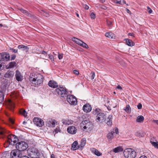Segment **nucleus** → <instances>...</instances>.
Here are the masks:
<instances>
[{"mask_svg": "<svg viewBox=\"0 0 158 158\" xmlns=\"http://www.w3.org/2000/svg\"><path fill=\"white\" fill-rule=\"evenodd\" d=\"M96 118L97 121L98 122L103 123L105 121L106 123L109 126H111L112 124V115H109L106 119V116L105 114L102 112L99 115H97Z\"/></svg>", "mask_w": 158, "mask_h": 158, "instance_id": "obj_1", "label": "nucleus"}, {"mask_svg": "<svg viewBox=\"0 0 158 158\" xmlns=\"http://www.w3.org/2000/svg\"><path fill=\"white\" fill-rule=\"evenodd\" d=\"M37 77L33 78L30 77L29 80L30 81L34 84L35 86L40 85L43 82V76L41 74H38L36 75Z\"/></svg>", "mask_w": 158, "mask_h": 158, "instance_id": "obj_2", "label": "nucleus"}, {"mask_svg": "<svg viewBox=\"0 0 158 158\" xmlns=\"http://www.w3.org/2000/svg\"><path fill=\"white\" fill-rule=\"evenodd\" d=\"M81 125L84 130L87 131H91L93 129V126L92 122L89 120H84L81 123Z\"/></svg>", "mask_w": 158, "mask_h": 158, "instance_id": "obj_3", "label": "nucleus"}, {"mask_svg": "<svg viewBox=\"0 0 158 158\" xmlns=\"http://www.w3.org/2000/svg\"><path fill=\"white\" fill-rule=\"evenodd\" d=\"M123 154L125 158H135L136 156V152L131 148L125 149Z\"/></svg>", "mask_w": 158, "mask_h": 158, "instance_id": "obj_4", "label": "nucleus"}, {"mask_svg": "<svg viewBox=\"0 0 158 158\" xmlns=\"http://www.w3.org/2000/svg\"><path fill=\"white\" fill-rule=\"evenodd\" d=\"M16 147L17 150L20 151L22 152V151L26 150L28 148V145L25 142L20 141L16 143Z\"/></svg>", "mask_w": 158, "mask_h": 158, "instance_id": "obj_5", "label": "nucleus"}, {"mask_svg": "<svg viewBox=\"0 0 158 158\" xmlns=\"http://www.w3.org/2000/svg\"><path fill=\"white\" fill-rule=\"evenodd\" d=\"M8 142L9 144L14 145L16 144L17 142L18 141V138L15 135H9L7 137Z\"/></svg>", "mask_w": 158, "mask_h": 158, "instance_id": "obj_6", "label": "nucleus"}, {"mask_svg": "<svg viewBox=\"0 0 158 158\" xmlns=\"http://www.w3.org/2000/svg\"><path fill=\"white\" fill-rule=\"evenodd\" d=\"M55 91L58 95L63 97L66 96L68 93L65 88L63 87H60L56 89Z\"/></svg>", "mask_w": 158, "mask_h": 158, "instance_id": "obj_7", "label": "nucleus"}, {"mask_svg": "<svg viewBox=\"0 0 158 158\" xmlns=\"http://www.w3.org/2000/svg\"><path fill=\"white\" fill-rule=\"evenodd\" d=\"M22 155V152L20 151L13 150L10 152V157L11 158H21Z\"/></svg>", "mask_w": 158, "mask_h": 158, "instance_id": "obj_8", "label": "nucleus"}, {"mask_svg": "<svg viewBox=\"0 0 158 158\" xmlns=\"http://www.w3.org/2000/svg\"><path fill=\"white\" fill-rule=\"evenodd\" d=\"M67 102L71 105H75L77 103V101L76 98L72 95H67Z\"/></svg>", "mask_w": 158, "mask_h": 158, "instance_id": "obj_9", "label": "nucleus"}, {"mask_svg": "<svg viewBox=\"0 0 158 158\" xmlns=\"http://www.w3.org/2000/svg\"><path fill=\"white\" fill-rule=\"evenodd\" d=\"M10 55L8 53L6 52H2L0 53V61H7L10 59Z\"/></svg>", "mask_w": 158, "mask_h": 158, "instance_id": "obj_10", "label": "nucleus"}, {"mask_svg": "<svg viewBox=\"0 0 158 158\" xmlns=\"http://www.w3.org/2000/svg\"><path fill=\"white\" fill-rule=\"evenodd\" d=\"M33 121L34 124L37 126L41 127L44 125L43 120L39 118H34Z\"/></svg>", "mask_w": 158, "mask_h": 158, "instance_id": "obj_11", "label": "nucleus"}, {"mask_svg": "<svg viewBox=\"0 0 158 158\" xmlns=\"http://www.w3.org/2000/svg\"><path fill=\"white\" fill-rule=\"evenodd\" d=\"M56 121L53 119L50 118L47 119L46 121V125L49 127H55Z\"/></svg>", "mask_w": 158, "mask_h": 158, "instance_id": "obj_12", "label": "nucleus"}, {"mask_svg": "<svg viewBox=\"0 0 158 158\" xmlns=\"http://www.w3.org/2000/svg\"><path fill=\"white\" fill-rule=\"evenodd\" d=\"M15 77L16 80L18 81H22L23 80V76L19 70L15 72Z\"/></svg>", "mask_w": 158, "mask_h": 158, "instance_id": "obj_13", "label": "nucleus"}, {"mask_svg": "<svg viewBox=\"0 0 158 158\" xmlns=\"http://www.w3.org/2000/svg\"><path fill=\"white\" fill-rule=\"evenodd\" d=\"M77 129L74 126H70L68 127L67 129V132L72 134H75L77 132Z\"/></svg>", "mask_w": 158, "mask_h": 158, "instance_id": "obj_14", "label": "nucleus"}, {"mask_svg": "<svg viewBox=\"0 0 158 158\" xmlns=\"http://www.w3.org/2000/svg\"><path fill=\"white\" fill-rule=\"evenodd\" d=\"M29 151L30 152V154L31 155L35 156H37L39 155L40 153L37 149L35 148H31Z\"/></svg>", "mask_w": 158, "mask_h": 158, "instance_id": "obj_15", "label": "nucleus"}, {"mask_svg": "<svg viewBox=\"0 0 158 158\" xmlns=\"http://www.w3.org/2000/svg\"><path fill=\"white\" fill-rule=\"evenodd\" d=\"M83 110L84 112L87 113L91 110L92 107L89 104H86L83 106Z\"/></svg>", "mask_w": 158, "mask_h": 158, "instance_id": "obj_16", "label": "nucleus"}, {"mask_svg": "<svg viewBox=\"0 0 158 158\" xmlns=\"http://www.w3.org/2000/svg\"><path fill=\"white\" fill-rule=\"evenodd\" d=\"M14 75V73L12 71L8 70L4 74V77L5 78H11Z\"/></svg>", "mask_w": 158, "mask_h": 158, "instance_id": "obj_17", "label": "nucleus"}, {"mask_svg": "<svg viewBox=\"0 0 158 158\" xmlns=\"http://www.w3.org/2000/svg\"><path fill=\"white\" fill-rule=\"evenodd\" d=\"M48 85L50 87L53 88H56L58 86V84L57 82L55 81L52 80L49 81Z\"/></svg>", "mask_w": 158, "mask_h": 158, "instance_id": "obj_18", "label": "nucleus"}, {"mask_svg": "<svg viewBox=\"0 0 158 158\" xmlns=\"http://www.w3.org/2000/svg\"><path fill=\"white\" fill-rule=\"evenodd\" d=\"M79 148L78 143L77 141H75L72 144L71 149L72 150H75Z\"/></svg>", "mask_w": 158, "mask_h": 158, "instance_id": "obj_19", "label": "nucleus"}, {"mask_svg": "<svg viewBox=\"0 0 158 158\" xmlns=\"http://www.w3.org/2000/svg\"><path fill=\"white\" fill-rule=\"evenodd\" d=\"M62 123L66 125H68L72 124L73 123V121L71 120L68 119H63L62 120Z\"/></svg>", "mask_w": 158, "mask_h": 158, "instance_id": "obj_20", "label": "nucleus"}, {"mask_svg": "<svg viewBox=\"0 0 158 158\" xmlns=\"http://www.w3.org/2000/svg\"><path fill=\"white\" fill-rule=\"evenodd\" d=\"M92 113L94 114L98 115L102 113V110L98 108H97L95 109H93Z\"/></svg>", "mask_w": 158, "mask_h": 158, "instance_id": "obj_21", "label": "nucleus"}, {"mask_svg": "<svg viewBox=\"0 0 158 158\" xmlns=\"http://www.w3.org/2000/svg\"><path fill=\"white\" fill-rule=\"evenodd\" d=\"M115 135L113 133V131H111L110 132H109L107 135V137L109 141L111 140L113 138Z\"/></svg>", "mask_w": 158, "mask_h": 158, "instance_id": "obj_22", "label": "nucleus"}, {"mask_svg": "<svg viewBox=\"0 0 158 158\" xmlns=\"http://www.w3.org/2000/svg\"><path fill=\"white\" fill-rule=\"evenodd\" d=\"M91 151L93 153H94L98 156H100L102 155V153L95 148H92Z\"/></svg>", "mask_w": 158, "mask_h": 158, "instance_id": "obj_23", "label": "nucleus"}, {"mask_svg": "<svg viewBox=\"0 0 158 158\" xmlns=\"http://www.w3.org/2000/svg\"><path fill=\"white\" fill-rule=\"evenodd\" d=\"M86 144V140L85 139H82L81 141V143L79 145V148L82 149L85 146Z\"/></svg>", "mask_w": 158, "mask_h": 158, "instance_id": "obj_24", "label": "nucleus"}, {"mask_svg": "<svg viewBox=\"0 0 158 158\" xmlns=\"http://www.w3.org/2000/svg\"><path fill=\"white\" fill-rule=\"evenodd\" d=\"M8 104L10 110L11 111L13 110L15 108L14 103L10 100H9Z\"/></svg>", "mask_w": 158, "mask_h": 158, "instance_id": "obj_25", "label": "nucleus"}, {"mask_svg": "<svg viewBox=\"0 0 158 158\" xmlns=\"http://www.w3.org/2000/svg\"><path fill=\"white\" fill-rule=\"evenodd\" d=\"M19 10L22 13L25 14L27 16L29 17H31V14L26 10L22 8H20Z\"/></svg>", "mask_w": 158, "mask_h": 158, "instance_id": "obj_26", "label": "nucleus"}, {"mask_svg": "<svg viewBox=\"0 0 158 158\" xmlns=\"http://www.w3.org/2000/svg\"><path fill=\"white\" fill-rule=\"evenodd\" d=\"M126 43L127 44L130 46H132L135 45V43L134 42L131 40L128 39L126 40Z\"/></svg>", "mask_w": 158, "mask_h": 158, "instance_id": "obj_27", "label": "nucleus"}, {"mask_svg": "<svg viewBox=\"0 0 158 158\" xmlns=\"http://www.w3.org/2000/svg\"><path fill=\"white\" fill-rule=\"evenodd\" d=\"M114 34L111 32H107L105 35L106 37L111 39H113L114 37Z\"/></svg>", "mask_w": 158, "mask_h": 158, "instance_id": "obj_28", "label": "nucleus"}, {"mask_svg": "<svg viewBox=\"0 0 158 158\" xmlns=\"http://www.w3.org/2000/svg\"><path fill=\"white\" fill-rule=\"evenodd\" d=\"M144 120V117L142 115L138 116L136 119V121L138 123H141Z\"/></svg>", "mask_w": 158, "mask_h": 158, "instance_id": "obj_29", "label": "nucleus"}, {"mask_svg": "<svg viewBox=\"0 0 158 158\" xmlns=\"http://www.w3.org/2000/svg\"><path fill=\"white\" fill-rule=\"evenodd\" d=\"M18 48L19 49H22L23 51L26 50L28 49L27 46L23 45H18Z\"/></svg>", "mask_w": 158, "mask_h": 158, "instance_id": "obj_30", "label": "nucleus"}, {"mask_svg": "<svg viewBox=\"0 0 158 158\" xmlns=\"http://www.w3.org/2000/svg\"><path fill=\"white\" fill-rule=\"evenodd\" d=\"M123 151V149L121 147H118L113 149V151L115 153L121 152Z\"/></svg>", "mask_w": 158, "mask_h": 158, "instance_id": "obj_31", "label": "nucleus"}, {"mask_svg": "<svg viewBox=\"0 0 158 158\" xmlns=\"http://www.w3.org/2000/svg\"><path fill=\"white\" fill-rule=\"evenodd\" d=\"M4 95L2 92L0 91V103H1L4 101Z\"/></svg>", "mask_w": 158, "mask_h": 158, "instance_id": "obj_32", "label": "nucleus"}, {"mask_svg": "<svg viewBox=\"0 0 158 158\" xmlns=\"http://www.w3.org/2000/svg\"><path fill=\"white\" fill-rule=\"evenodd\" d=\"M72 41L76 43L77 44H79L80 43H81V40L79 39H78L75 38L73 37L72 38Z\"/></svg>", "mask_w": 158, "mask_h": 158, "instance_id": "obj_33", "label": "nucleus"}, {"mask_svg": "<svg viewBox=\"0 0 158 158\" xmlns=\"http://www.w3.org/2000/svg\"><path fill=\"white\" fill-rule=\"evenodd\" d=\"M81 43H80L78 45L86 48H88V45L86 43L81 40Z\"/></svg>", "mask_w": 158, "mask_h": 158, "instance_id": "obj_34", "label": "nucleus"}, {"mask_svg": "<svg viewBox=\"0 0 158 158\" xmlns=\"http://www.w3.org/2000/svg\"><path fill=\"white\" fill-rule=\"evenodd\" d=\"M150 142L155 148H158V142H153L152 140H151Z\"/></svg>", "mask_w": 158, "mask_h": 158, "instance_id": "obj_35", "label": "nucleus"}, {"mask_svg": "<svg viewBox=\"0 0 158 158\" xmlns=\"http://www.w3.org/2000/svg\"><path fill=\"white\" fill-rule=\"evenodd\" d=\"M16 65L15 62H11L9 63L8 67L9 68H13Z\"/></svg>", "mask_w": 158, "mask_h": 158, "instance_id": "obj_36", "label": "nucleus"}, {"mask_svg": "<svg viewBox=\"0 0 158 158\" xmlns=\"http://www.w3.org/2000/svg\"><path fill=\"white\" fill-rule=\"evenodd\" d=\"M6 133L5 130L3 128L0 129V134L2 136H5V133Z\"/></svg>", "mask_w": 158, "mask_h": 158, "instance_id": "obj_37", "label": "nucleus"}, {"mask_svg": "<svg viewBox=\"0 0 158 158\" xmlns=\"http://www.w3.org/2000/svg\"><path fill=\"white\" fill-rule=\"evenodd\" d=\"M20 114L24 117H26L27 115V113L25 110H22L20 111Z\"/></svg>", "mask_w": 158, "mask_h": 158, "instance_id": "obj_38", "label": "nucleus"}, {"mask_svg": "<svg viewBox=\"0 0 158 158\" xmlns=\"http://www.w3.org/2000/svg\"><path fill=\"white\" fill-rule=\"evenodd\" d=\"M113 131V133L115 135H116L117 134H118V129L117 128H115V129L114 130L115 131H114V130H113L112 131Z\"/></svg>", "mask_w": 158, "mask_h": 158, "instance_id": "obj_39", "label": "nucleus"}, {"mask_svg": "<svg viewBox=\"0 0 158 158\" xmlns=\"http://www.w3.org/2000/svg\"><path fill=\"white\" fill-rule=\"evenodd\" d=\"M130 107L129 105H127L126 107L124 109V110L126 112H129V111Z\"/></svg>", "mask_w": 158, "mask_h": 158, "instance_id": "obj_40", "label": "nucleus"}, {"mask_svg": "<svg viewBox=\"0 0 158 158\" xmlns=\"http://www.w3.org/2000/svg\"><path fill=\"white\" fill-rule=\"evenodd\" d=\"M99 7L101 9H102L104 10H106L107 9V7L103 5H99Z\"/></svg>", "mask_w": 158, "mask_h": 158, "instance_id": "obj_41", "label": "nucleus"}, {"mask_svg": "<svg viewBox=\"0 0 158 158\" xmlns=\"http://www.w3.org/2000/svg\"><path fill=\"white\" fill-rule=\"evenodd\" d=\"M90 75H91V79H93L95 77V74L94 72H92L90 73Z\"/></svg>", "mask_w": 158, "mask_h": 158, "instance_id": "obj_42", "label": "nucleus"}, {"mask_svg": "<svg viewBox=\"0 0 158 158\" xmlns=\"http://www.w3.org/2000/svg\"><path fill=\"white\" fill-rule=\"evenodd\" d=\"M107 24L108 26L110 27L112 25V23L111 21L108 20H107Z\"/></svg>", "mask_w": 158, "mask_h": 158, "instance_id": "obj_43", "label": "nucleus"}, {"mask_svg": "<svg viewBox=\"0 0 158 158\" xmlns=\"http://www.w3.org/2000/svg\"><path fill=\"white\" fill-rule=\"evenodd\" d=\"M10 50L13 52H14L15 53H17L18 52V50L17 49H14L13 48H10Z\"/></svg>", "mask_w": 158, "mask_h": 158, "instance_id": "obj_44", "label": "nucleus"}, {"mask_svg": "<svg viewBox=\"0 0 158 158\" xmlns=\"http://www.w3.org/2000/svg\"><path fill=\"white\" fill-rule=\"evenodd\" d=\"M49 58L52 62L54 61V57L52 55H49Z\"/></svg>", "mask_w": 158, "mask_h": 158, "instance_id": "obj_45", "label": "nucleus"}, {"mask_svg": "<svg viewBox=\"0 0 158 158\" xmlns=\"http://www.w3.org/2000/svg\"><path fill=\"white\" fill-rule=\"evenodd\" d=\"M60 129L59 127H57L55 130V133H57L58 132H60Z\"/></svg>", "mask_w": 158, "mask_h": 158, "instance_id": "obj_46", "label": "nucleus"}, {"mask_svg": "<svg viewBox=\"0 0 158 158\" xmlns=\"http://www.w3.org/2000/svg\"><path fill=\"white\" fill-rule=\"evenodd\" d=\"M115 3L117 4L121 5L122 4V1L121 0H115Z\"/></svg>", "mask_w": 158, "mask_h": 158, "instance_id": "obj_47", "label": "nucleus"}, {"mask_svg": "<svg viewBox=\"0 0 158 158\" xmlns=\"http://www.w3.org/2000/svg\"><path fill=\"white\" fill-rule=\"evenodd\" d=\"M9 122L11 123V124H14V120L13 119L11 118H9Z\"/></svg>", "mask_w": 158, "mask_h": 158, "instance_id": "obj_48", "label": "nucleus"}, {"mask_svg": "<svg viewBox=\"0 0 158 158\" xmlns=\"http://www.w3.org/2000/svg\"><path fill=\"white\" fill-rule=\"evenodd\" d=\"M16 57V55L15 54H12L11 56V60H14Z\"/></svg>", "mask_w": 158, "mask_h": 158, "instance_id": "obj_49", "label": "nucleus"}, {"mask_svg": "<svg viewBox=\"0 0 158 158\" xmlns=\"http://www.w3.org/2000/svg\"><path fill=\"white\" fill-rule=\"evenodd\" d=\"M73 73L74 74L77 75H78L79 73V71L76 70H74L73 71Z\"/></svg>", "mask_w": 158, "mask_h": 158, "instance_id": "obj_50", "label": "nucleus"}, {"mask_svg": "<svg viewBox=\"0 0 158 158\" xmlns=\"http://www.w3.org/2000/svg\"><path fill=\"white\" fill-rule=\"evenodd\" d=\"M147 9H148V13L149 14H151L152 12V10L149 8V7H147Z\"/></svg>", "mask_w": 158, "mask_h": 158, "instance_id": "obj_51", "label": "nucleus"}, {"mask_svg": "<svg viewBox=\"0 0 158 158\" xmlns=\"http://www.w3.org/2000/svg\"><path fill=\"white\" fill-rule=\"evenodd\" d=\"M137 107L139 109H141L142 108V105L140 103H139L137 106Z\"/></svg>", "mask_w": 158, "mask_h": 158, "instance_id": "obj_52", "label": "nucleus"}, {"mask_svg": "<svg viewBox=\"0 0 158 158\" xmlns=\"http://www.w3.org/2000/svg\"><path fill=\"white\" fill-rule=\"evenodd\" d=\"M152 122L158 125V120H153Z\"/></svg>", "mask_w": 158, "mask_h": 158, "instance_id": "obj_53", "label": "nucleus"}, {"mask_svg": "<svg viewBox=\"0 0 158 158\" xmlns=\"http://www.w3.org/2000/svg\"><path fill=\"white\" fill-rule=\"evenodd\" d=\"M95 15L93 13H91L90 16L91 18L92 19H94L95 18Z\"/></svg>", "mask_w": 158, "mask_h": 158, "instance_id": "obj_54", "label": "nucleus"}, {"mask_svg": "<svg viewBox=\"0 0 158 158\" xmlns=\"http://www.w3.org/2000/svg\"><path fill=\"white\" fill-rule=\"evenodd\" d=\"M83 7L86 10H88L89 8V7L86 4H84L83 6Z\"/></svg>", "mask_w": 158, "mask_h": 158, "instance_id": "obj_55", "label": "nucleus"}, {"mask_svg": "<svg viewBox=\"0 0 158 158\" xmlns=\"http://www.w3.org/2000/svg\"><path fill=\"white\" fill-rule=\"evenodd\" d=\"M58 58L59 60H60L63 58V55L61 54H59L58 55Z\"/></svg>", "mask_w": 158, "mask_h": 158, "instance_id": "obj_56", "label": "nucleus"}, {"mask_svg": "<svg viewBox=\"0 0 158 158\" xmlns=\"http://www.w3.org/2000/svg\"><path fill=\"white\" fill-rule=\"evenodd\" d=\"M128 35L131 36H134V34L133 33H129L128 34Z\"/></svg>", "mask_w": 158, "mask_h": 158, "instance_id": "obj_57", "label": "nucleus"}, {"mask_svg": "<svg viewBox=\"0 0 158 158\" xmlns=\"http://www.w3.org/2000/svg\"><path fill=\"white\" fill-rule=\"evenodd\" d=\"M21 158H29L27 156H23L22 155Z\"/></svg>", "mask_w": 158, "mask_h": 158, "instance_id": "obj_58", "label": "nucleus"}, {"mask_svg": "<svg viewBox=\"0 0 158 158\" xmlns=\"http://www.w3.org/2000/svg\"><path fill=\"white\" fill-rule=\"evenodd\" d=\"M117 89H122L120 85H118L117 87Z\"/></svg>", "mask_w": 158, "mask_h": 158, "instance_id": "obj_59", "label": "nucleus"}, {"mask_svg": "<svg viewBox=\"0 0 158 158\" xmlns=\"http://www.w3.org/2000/svg\"><path fill=\"white\" fill-rule=\"evenodd\" d=\"M126 11H127V12L128 13L130 14L131 13V11L129 9H127Z\"/></svg>", "mask_w": 158, "mask_h": 158, "instance_id": "obj_60", "label": "nucleus"}, {"mask_svg": "<svg viewBox=\"0 0 158 158\" xmlns=\"http://www.w3.org/2000/svg\"><path fill=\"white\" fill-rule=\"evenodd\" d=\"M41 53L42 54H43L44 55H46L47 54V52L44 51H42L41 52Z\"/></svg>", "mask_w": 158, "mask_h": 158, "instance_id": "obj_61", "label": "nucleus"}, {"mask_svg": "<svg viewBox=\"0 0 158 158\" xmlns=\"http://www.w3.org/2000/svg\"><path fill=\"white\" fill-rule=\"evenodd\" d=\"M3 62L0 61V69H1V68L2 66V64Z\"/></svg>", "mask_w": 158, "mask_h": 158, "instance_id": "obj_62", "label": "nucleus"}, {"mask_svg": "<svg viewBox=\"0 0 158 158\" xmlns=\"http://www.w3.org/2000/svg\"><path fill=\"white\" fill-rule=\"evenodd\" d=\"M139 158H148L146 156H141Z\"/></svg>", "mask_w": 158, "mask_h": 158, "instance_id": "obj_63", "label": "nucleus"}, {"mask_svg": "<svg viewBox=\"0 0 158 158\" xmlns=\"http://www.w3.org/2000/svg\"><path fill=\"white\" fill-rule=\"evenodd\" d=\"M51 158H55V156L53 154H52L51 156Z\"/></svg>", "mask_w": 158, "mask_h": 158, "instance_id": "obj_64", "label": "nucleus"}]
</instances>
